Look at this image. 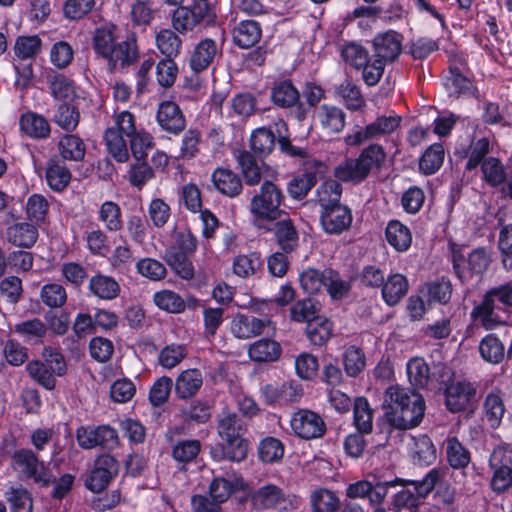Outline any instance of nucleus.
Here are the masks:
<instances>
[{
    "label": "nucleus",
    "instance_id": "1",
    "mask_svg": "<svg viewBox=\"0 0 512 512\" xmlns=\"http://www.w3.org/2000/svg\"><path fill=\"white\" fill-rule=\"evenodd\" d=\"M108 153L120 163L129 159V148L136 161L145 160L148 151L154 147L152 135L145 130H137L135 117L129 111H122L113 116V124L104 133Z\"/></svg>",
    "mask_w": 512,
    "mask_h": 512
},
{
    "label": "nucleus",
    "instance_id": "2",
    "mask_svg": "<svg viewBox=\"0 0 512 512\" xmlns=\"http://www.w3.org/2000/svg\"><path fill=\"white\" fill-rule=\"evenodd\" d=\"M285 196L280 187L271 181H264L259 191L251 198L249 211L253 223L258 228H265L264 222H272L281 218L284 211L280 208Z\"/></svg>",
    "mask_w": 512,
    "mask_h": 512
},
{
    "label": "nucleus",
    "instance_id": "3",
    "mask_svg": "<svg viewBox=\"0 0 512 512\" xmlns=\"http://www.w3.org/2000/svg\"><path fill=\"white\" fill-rule=\"evenodd\" d=\"M440 479V471L430 470L422 480H404L397 483L402 486H412L413 489L404 488L394 495L393 505L397 510L407 509L418 512L423 500L432 492Z\"/></svg>",
    "mask_w": 512,
    "mask_h": 512
},
{
    "label": "nucleus",
    "instance_id": "4",
    "mask_svg": "<svg viewBox=\"0 0 512 512\" xmlns=\"http://www.w3.org/2000/svg\"><path fill=\"white\" fill-rule=\"evenodd\" d=\"M11 464L24 478L32 480L40 487H49L53 482L51 469L31 449L16 450L12 455Z\"/></svg>",
    "mask_w": 512,
    "mask_h": 512
},
{
    "label": "nucleus",
    "instance_id": "5",
    "mask_svg": "<svg viewBox=\"0 0 512 512\" xmlns=\"http://www.w3.org/2000/svg\"><path fill=\"white\" fill-rule=\"evenodd\" d=\"M216 18V13L211 4L193 2L190 6H179L172 15L173 28L185 34L192 31L201 23L209 24Z\"/></svg>",
    "mask_w": 512,
    "mask_h": 512
},
{
    "label": "nucleus",
    "instance_id": "6",
    "mask_svg": "<svg viewBox=\"0 0 512 512\" xmlns=\"http://www.w3.org/2000/svg\"><path fill=\"white\" fill-rule=\"evenodd\" d=\"M76 440L85 450L100 447L111 451L120 444L117 430L109 425L80 426L76 430Z\"/></svg>",
    "mask_w": 512,
    "mask_h": 512
},
{
    "label": "nucleus",
    "instance_id": "7",
    "mask_svg": "<svg viewBox=\"0 0 512 512\" xmlns=\"http://www.w3.org/2000/svg\"><path fill=\"white\" fill-rule=\"evenodd\" d=\"M290 427L295 436L304 439H318L325 435L324 419L309 409H299L291 415Z\"/></svg>",
    "mask_w": 512,
    "mask_h": 512
},
{
    "label": "nucleus",
    "instance_id": "8",
    "mask_svg": "<svg viewBox=\"0 0 512 512\" xmlns=\"http://www.w3.org/2000/svg\"><path fill=\"white\" fill-rule=\"evenodd\" d=\"M119 472V462L109 454L95 459L93 469L85 480L87 489L94 493L102 492Z\"/></svg>",
    "mask_w": 512,
    "mask_h": 512
},
{
    "label": "nucleus",
    "instance_id": "9",
    "mask_svg": "<svg viewBox=\"0 0 512 512\" xmlns=\"http://www.w3.org/2000/svg\"><path fill=\"white\" fill-rule=\"evenodd\" d=\"M504 308L494 302L487 292L483 295L481 302L473 307L470 317L476 326L485 330H494L506 323Z\"/></svg>",
    "mask_w": 512,
    "mask_h": 512
},
{
    "label": "nucleus",
    "instance_id": "10",
    "mask_svg": "<svg viewBox=\"0 0 512 512\" xmlns=\"http://www.w3.org/2000/svg\"><path fill=\"white\" fill-rule=\"evenodd\" d=\"M491 256L485 248H477L471 251L467 258V269L464 267V257L461 254H453V269L461 282L468 281L472 275H482L489 267Z\"/></svg>",
    "mask_w": 512,
    "mask_h": 512
},
{
    "label": "nucleus",
    "instance_id": "11",
    "mask_svg": "<svg viewBox=\"0 0 512 512\" xmlns=\"http://www.w3.org/2000/svg\"><path fill=\"white\" fill-rule=\"evenodd\" d=\"M353 221L351 209L344 204L320 211V224L325 233L340 235L349 230Z\"/></svg>",
    "mask_w": 512,
    "mask_h": 512
},
{
    "label": "nucleus",
    "instance_id": "12",
    "mask_svg": "<svg viewBox=\"0 0 512 512\" xmlns=\"http://www.w3.org/2000/svg\"><path fill=\"white\" fill-rule=\"evenodd\" d=\"M249 499L253 508L259 511L283 508L288 496L283 488L267 483L252 491Z\"/></svg>",
    "mask_w": 512,
    "mask_h": 512
},
{
    "label": "nucleus",
    "instance_id": "13",
    "mask_svg": "<svg viewBox=\"0 0 512 512\" xmlns=\"http://www.w3.org/2000/svg\"><path fill=\"white\" fill-rule=\"evenodd\" d=\"M476 386L468 381H458L446 386L445 405L452 413L462 412L475 400Z\"/></svg>",
    "mask_w": 512,
    "mask_h": 512
},
{
    "label": "nucleus",
    "instance_id": "14",
    "mask_svg": "<svg viewBox=\"0 0 512 512\" xmlns=\"http://www.w3.org/2000/svg\"><path fill=\"white\" fill-rule=\"evenodd\" d=\"M402 40V35L393 30L377 34L372 41L373 57L386 64L393 62L401 53Z\"/></svg>",
    "mask_w": 512,
    "mask_h": 512
},
{
    "label": "nucleus",
    "instance_id": "15",
    "mask_svg": "<svg viewBox=\"0 0 512 512\" xmlns=\"http://www.w3.org/2000/svg\"><path fill=\"white\" fill-rule=\"evenodd\" d=\"M156 120L162 130L173 135H179L186 127V119L179 105L169 100L159 104Z\"/></svg>",
    "mask_w": 512,
    "mask_h": 512
},
{
    "label": "nucleus",
    "instance_id": "16",
    "mask_svg": "<svg viewBox=\"0 0 512 512\" xmlns=\"http://www.w3.org/2000/svg\"><path fill=\"white\" fill-rule=\"evenodd\" d=\"M271 324L268 317L260 319L251 314L238 313L231 322V333L238 339H250L261 335Z\"/></svg>",
    "mask_w": 512,
    "mask_h": 512
},
{
    "label": "nucleus",
    "instance_id": "17",
    "mask_svg": "<svg viewBox=\"0 0 512 512\" xmlns=\"http://www.w3.org/2000/svg\"><path fill=\"white\" fill-rule=\"evenodd\" d=\"M425 411L423 397L413 391L408 397L405 408L400 415L393 418V427L399 430H408L419 425Z\"/></svg>",
    "mask_w": 512,
    "mask_h": 512
},
{
    "label": "nucleus",
    "instance_id": "18",
    "mask_svg": "<svg viewBox=\"0 0 512 512\" xmlns=\"http://www.w3.org/2000/svg\"><path fill=\"white\" fill-rule=\"evenodd\" d=\"M315 120L327 134L343 131L346 125V113L336 105L323 104L315 111Z\"/></svg>",
    "mask_w": 512,
    "mask_h": 512
},
{
    "label": "nucleus",
    "instance_id": "19",
    "mask_svg": "<svg viewBox=\"0 0 512 512\" xmlns=\"http://www.w3.org/2000/svg\"><path fill=\"white\" fill-rule=\"evenodd\" d=\"M262 393L269 404H288L299 401L303 391L301 385L295 382L282 384H267Z\"/></svg>",
    "mask_w": 512,
    "mask_h": 512
},
{
    "label": "nucleus",
    "instance_id": "20",
    "mask_svg": "<svg viewBox=\"0 0 512 512\" xmlns=\"http://www.w3.org/2000/svg\"><path fill=\"white\" fill-rule=\"evenodd\" d=\"M2 239L16 247L31 248L38 239V229L28 222L13 223L2 232Z\"/></svg>",
    "mask_w": 512,
    "mask_h": 512
},
{
    "label": "nucleus",
    "instance_id": "21",
    "mask_svg": "<svg viewBox=\"0 0 512 512\" xmlns=\"http://www.w3.org/2000/svg\"><path fill=\"white\" fill-rule=\"evenodd\" d=\"M87 288L92 296L104 301L116 299L121 292L118 281L114 277L101 272H97L89 279Z\"/></svg>",
    "mask_w": 512,
    "mask_h": 512
},
{
    "label": "nucleus",
    "instance_id": "22",
    "mask_svg": "<svg viewBox=\"0 0 512 512\" xmlns=\"http://www.w3.org/2000/svg\"><path fill=\"white\" fill-rule=\"evenodd\" d=\"M243 479L236 472L227 473V477H214L209 485V495L220 504L226 502L233 492L241 489Z\"/></svg>",
    "mask_w": 512,
    "mask_h": 512
},
{
    "label": "nucleus",
    "instance_id": "23",
    "mask_svg": "<svg viewBox=\"0 0 512 512\" xmlns=\"http://www.w3.org/2000/svg\"><path fill=\"white\" fill-rule=\"evenodd\" d=\"M218 53L216 42L211 38H205L197 43L189 58L190 68L196 72L206 70Z\"/></svg>",
    "mask_w": 512,
    "mask_h": 512
},
{
    "label": "nucleus",
    "instance_id": "24",
    "mask_svg": "<svg viewBox=\"0 0 512 512\" xmlns=\"http://www.w3.org/2000/svg\"><path fill=\"white\" fill-rule=\"evenodd\" d=\"M212 182L218 192L230 198L238 196L243 188L240 176L229 168H216Z\"/></svg>",
    "mask_w": 512,
    "mask_h": 512
},
{
    "label": "nucleus",
    "instance_id": "25",
    "mask_svg": "<svg viewBox=\"0 0 512 512\" xmlns=\"http://www.w3.org/2000/svg\"><path fill=\"white\" fill-rule=\"evenodd\" d=\"M413 391L398 385L389 386L385 391L383 407L387 422L393 427V418L400 415Z\"/></svg>",
    "mask_w": 512,
    "mask_h": 512
},
{
    "label": "nucleus",
    "instance_id": "26",
    "mask_svg": "<svg viewBox=\"0 0 512 512\" xmlns=\"http://www.w3.org/2000/svg\"><path fill=\"white\" fill-rule=\"evenodd\" d=\"M138 49L134 40L121 41L116 44L111 55L106 59L110 70L124 69L135 63Z\"/></svg>",
    "mask_w": 512,
    "mask_h": 512
},
{
    "label": "nucleus",
    "instance_id": "27",
    "mask_svg": "<svg viewBox=\"0 0 512 512\" xmlns=\"http://www.w3.org/2000/svg\"><path fill=\"white\" fill-rule=\"evenodd\" d=\"M267 231L272 230L276 243L284 253H291L299 243L298 232L291 219L285 218L277 221L273 228H265Z\"/></svg>",
    "mask_w": 512,
    "mask_h": 512
},
{
    "label": "nucleus",
    "instance_id": "28",
    "mask_svg": "<svg viewBox=\"0 0 512 512\" xmlns=\"http://www.w3.org/2000/svg\"><path fill=\"white\" fill-rule=\"evenodd\" d=\"M262 29L255 20L240 21L233 29V42L242 49L255 46L261 39Z\"/></svg>",
    "mask_w": 512,
    "mask_h": 512
},
{
    "label": "nucleus",
    "instance_id": "29",
    "mask_svg": "<svg viewBox=\"0 0 512 512\" xmlns=\"http://www.w3.org/2000/svg\"><path fill=\"white\" fill-rule=\"evenodd\" d=\"M506 407L501 391H491L483 402V419L492 429L500 426Z\"/></svg>",
    "mask_w": 512,
    "mask_h": 512
},
{
    "label": "nucleus",
    "instance_id": "30",
    "mask_svg": "<svg viewBox=\"0 0 512 512\" xmlns=\"http://www.w3.org/2000/svg\"><path fill=\"white\" fill-rule=\"evenodd\" d=\"M305 335L311 345L323 347L333 335V323L326 316L319 315L306 325Z\"/></svg>",
    "mask_w": 512,
    "mask_h": 512
},
{
    "label": "nucleus",
    "instance_id": "31",
    "mask_svg": "<svg viewBox=\"0 0 512 512\" xmlns=\"http://www.w3.org/2000/svg\"><path fill=\"white\" fill-rule=\"evenodd\" d=\"M203 385L202 373L198 369L182 371L175 381V394L180 399L195 396Z\"/></svg>",
    "mask_w": 512,
    "mask_h": 512
},
{
    "label": "nucleus",
    "instance_id": "32",
    "mask_svg": "<svg viewBox=\"0 0 512 512\" xmlns=\"http://www.w3.org/2000/svg\"><path fill=\"white\" fill-rule=\"evenodd\" d=\"M20 130L33 139H46L49 137L51 128L45 117L35 112H26L19 119Z\"/></svg>",
    "mask_w": 512,
    "mask_h": 512
},
{
    "label": "nucleus",
    "instance_id": "33",
    "mask_svg": "<svg viewBox=\"0 0 512 512\" xmlns=\"http://www.w3.org/2000/svg\"><path fill=\"white\" fill-rule=\"evenodd\" d=\"M388 244L397 252H406L412 244V233L408 226L399 220H390L385 229Z\"/></svg>",
    "mask_w": 512,
    "mask_h": 512
},
{
    "label": "nucleus",
    "instance_id": "34",
    "mask_svg": "<svg viewBox=\"0 0 512 512\" xmlns=\"http://www.w3.org/2000/svg\"><path fill=\"white\" fill-rule=\"evenodd\" d=\"M13 331L18 334L25 343L38 345L43 343L48 333V327L41 319L33 318L15 324Z\"/></svg>",
    "mask_w": 512,
    "mask_h": 512
},
{
    "label": "nucleus",
    "instance_id": "35",
    "mask_svg": "<svg viewBox=\"0 0 512 512\" xmlns=\"http://www.w3.org/2000/svg\"><path fill=\"white\" fill-rule=\"evenodd\" d=\"M218 435L224 440L242 437L247 431V424L234 412L223 411L218 417Z\"/></svg>",
    "mask_w": 512,
    "mask_h": 512
},
{
    "label": "nucleus",
    "instance_id": "36",
    "mask_svg": "<svg viewBox=\"0 0 512 512\" xmlns=\"http://www.w3.org/2000/svg\"><path fill=\"white\" fill-rule=\"evenodd\" d=\"M71 180V172L63 160L56 157L49 159L46 167V181L54 191L64 190Z\"/></svg>",
    "mask_w": 512,
    "mask_h": 512
},
{
    "label": "nucleus",
    "instance_id": "37",
    "mask_svg": "<svg viewBox=\"0 0 512 512\" xmlns=\"http://www.w3.org/2000/svg\"><path fill=\"white\" fill-rule=\"evenodd\" d=\"M345 107L350 111H360L366 106V100L360 87L352 79L346 78L335 90Z\"/></svg>",
    "mask_w": 512,
    "mask_h": 512
},
{
    "label": "nucleus",
    "instance_id": "38",
    "mask_svg": "<svg viewBox=\"0 0 512 512\" xmlns=\"http://www.w3.org/2000/svg\"><path fill=\"white\" fill-rule=\"evenodd\" d=\"M478 350L481 358L493 365L501 363L505 358V346L494 333L487 334L480 340Z\"/></svg>",
    "mask_w": 512,
    "mask_h": 512
},
{
    "label": "nucleus",
    "instance_id": "39",
    "mask_svg": "<svg viewBox=\"0 0 512 512\" xmlns=\"http://www.w3.org/2000/svg\"><path fill=\"white\" fill-rule=\"evenodd\" d=\"M333 175L338 182L352 184H359L368 177L357 158H346L340 162L335 166Z\"/></svg>",
    "mask_w": 512,
    "mask_h": 512
},
{
    "label": "nucleus",
    "instance_id": "40",
    "mask_svg": "<svg viewBox=\"0 0 512 512\" xmlns=\"http://www.w3.org/2000/svg\"><path fill=\"white\" fill-rule=\"evenodd\" d=\"M270 98L277 107L291 108L299 102L300 94L292 82L283 80L274 84Z\"/></svg>",
    "mask_w": 512,
    "mask_h": 512
},
{
    "label": "nucleus",
    "instance_id": "41",
    "mask_svg": "<svg viewBox=\"0 0 512 512\" xmlns=\"http://www.w3.org/2000/svg\"><path fill=\"white\" fill-rule=\"evenodd\" d=\"M482 181L492 188L503 186L508 178L502 161L494 156H488L480 167Z\"/></svg>",
    "mask_w": 512,
    "mask_h": 512
},
{
    "label": "nucleus",
    "instance_id": "42",
    "mask_svg": "<svg viewBox=\"0 0 512 512\" xmlns=\"http://www.w3.org/2000/svg\"><path fill=\"white\" fill-rule=\"evenodd\" d=\"M97 219L108 232H118L124 226L122 210L120 206L113 201H105L100 205Z\"/></svg>",
    "mask_w": 512,
    "mask_h": 512
},
{
    "label": "nucleus",
    "instance_id": "43",
    "mask_svg": "<svg viewBox=\"0 0 512 512\" xmlns=\"http://www.w3.org/2000/svg\"><path fill=\"white\" fill-rule=\"evenodd\" d=\"M408 281L402 274H393L382 285V297L389 306L396 305L407 293Z\"/></svg>",
    "mask_w": 512,
    "mask_h": 512
},
{
    "label": "nucleus",
    "instance_id": "44",
    "mask_svg": "<svg viewBox=\"0 0 512 512\" xmlns=\"http://www.w3.org/2000/svg\"><path fill=\"white\" fill-rule=\"evenodd\" d=\"M248 353L255 362H272L280 357L281 346L272 339H260L250 345Z\"/></svg>",
    "mask_w": 512,
    "mask_h": 512
},
{
    "label": "nucleus",
    "instance_id": "45",
    "mask_svg": "<svg viewBox=\"0 0 512 512\" xmlns=\"http://www.w3.org/2000/svg\"><path fill=\"white\" fill-rule=\"evenodd\" d=\"M312 512H337L340 508V499L335 492L318 488L311 492L309 497Z\"/></svg>",
    "mask_w": 512,
    "mask_h": 512
},
{
    "label": "nucleus",
    "instance_id": "46",
    "mask_svg": "<svg viewBox=\"0 0 512 512\" xmlns=\"http://www.w3.org/2000/svg\"><path fill=\"white\" fill-rule=\"evenodd\" d=\"M445 150L442 144L434 143L430 145L419 159V170L424 175L436 173L443 165Z\"/></svg>",
    "mask_w": 512,
    "mask_h": 512
},
{
    "label": "nucleus",
    "instance_id": "47",
    "mask_svg": "<svg viewBox=\"0 0 512 512\" xmlns=\"http://www.w3.org/2000/svg\"><path fill=\"white\" fill-rule=\"evenodd\" d=\"M342 186L336 179L324 181L316 191V201L321 210L341 203Z\"/></svg>",
    "mask_w": 512,
    "mask_h": 512
},
{
    "label": "nucleus",
    "instance_id": "48",
    "mask_svg": "<svg viewBox=\"0 0 512 512\" xmlns=\"http://www.w3.org/2000/svg\"><path fill=\"white\" fill-rule=\"evenodd\" d=\"M58 151L63 160L81 161L85 156L86 146L80 137L66 134L59 140Z\"/></svg>",
    "mask_w": 512,
    "mask_h": 512
},
{
    "label": "nucleus",
    "instance_id": "49",
    "mask_svg": "<svg viewBox=\"0 0 512 512\" xmlns=\"http://www.w3.org/2000/svg\"><path fill=\"white\" fill-rule=\"evenodd\" d=\"M354 425L358 432L369 434L373 429V410L368 400L357 397L353 407Z\"/></svg>",
    "mask_w": 512,
    "mask_h": 512
},
{
    "label": "nucleus",
    "instance_id": "50",
    "mask_svg": "<svg viewBox=\"0 0 512 512\" xmlns=\"http://www.w3.org/2000/svg\"><path fill=\"white\" fill-rule=\"evenodd\" d=\"M156 46L164 58L175 59L181 52L182 40L170 29H162L156 34Z\"/></svg>",
    "mask_w": 512,
    "mask_h": 512
},
{
    "label": "nucleus",
    "instance_id": "51",
    "mask_svg": "<svg viewBox=\"0 0 512 512\" xmlns=\"http://www.w3.org/2000/svg\"><path fill=\"white\" fill-rule=\"evenodd\" d=\"M319 312V303L311 298H306L298 300L291 306L290 318L295 322L306 323L307 325L309 321H314L320 315Z\"/></svg>",
    "mask_w": 512,
    "mask_h": 512
},
{
    "label": "nucleus",
    "instance_id": "52",
    "mask_svg": "<svg viewBox=\"0 0 512 512\" xmlns=\"http://www.w3.org/2000/svg\"><path fill=\"white\" fill-rule=\"evenodd\" d=\"M275 135L271 129L260 127L255 129L250 138V148L260 157L269 155L275 146Z\"/></svg>",
    "mask_w": 512,
    "mask_h": 512
},
{
    "label": "nucleus",
    "instance_id": "53",
    "mask_svg": "<svg viewBox=\"0 0 512 512\" xmlns=\"http://www.w3.org/2000/svg\"><path fill=\"white\" fill-rule=\"evenodd\" d=\"M342 362L347 376L357 377L366 366V356L361 348L351 345L345 349Z\"/></svg>",
    "mask_w": 512,
    "mask_h": 512
},
{
    "label": "nucleus",
    "instance_id": "54",
    "mask_svg": "<svg viewBox=\"0 0 512 512\" xmlns=\"http://www.w3.org/2000/svg\"><path fill=\"white\" fill-rule=\"evenodd\" d=\"M316 183V172L307 171L292 178L287 184V191L291 198L302 200L308 195Z\"/></svg>",
    "mask_w": 512,
    "mask_h": 512
},
{
    "label": "nucleus",
    "instance_id": "55",
    "mask_svg": "<svg viewBox=\"0 0 512 512\" xmlns=\"http://www.w3.org/2000/svg\"><path fill=\"white\" fill-rule=\"evenodd\" d=\"M490 151V141L488 138L483 137L476 141H472L467 151V161L465 163V171H473L481 167L484 161L488 158L487 155Z\"/></svg>",
    "mask_w": 512,
    "mask_h": 512
},
{
    "label": "nucleus",
    "instance_id": "56",
    "mask_svg": "<svg viewBox=\"0 0 512 512\" xmlns=\"http://www.w3.org/2000/svg\"><path fill=\"white\" fill-rule=\"evenodd\" d=\"M189 255L176 253L175 248L167 251L166 261L171 269L184 280H191L195 275L193 263L189 260Z\"/></svg>",
    "mask_w": 512,
    "mask_h": 512
},
{
    "label": "nucleus",
    "instance_id": "57",
    "mask_svg": "<svg viewBox=\"0 0 512 512\" xmlns=\"http://www.w3.org/2000/svg\"><path fill=\"white\" fill-rule=\"evenodd\" d=\"M26 370L31 378L45 389L52 390L55 388L56 375L51 370V367H48V364L39 360H34L27 364Z\"/></svg>",
    "mask_w": 512,
    "mask_h": 512
},
{
    "label": "nucleus",
    "instance_id": "58",
    "mask_svg": "<svg viewBox=\"0 0 512 512\" xmlns=\"http://www.w3.org/2000/svg\"><path fill=\"white\" fill-rule=\"evenodd\" d=\"M7 502L10 504L11 512H32L33 500L30 492L22 487H10L5 492Z\"/></svg>",
    "mask_w": 512,
    "mask_h": 512
},
{
    "label": "nucleus",
    "instance_id": "59",
    "mask_svg": "<svg viewBox=\"0 0 512 512\" xmlns=\"http://www.w3.org/2000/svg\"><path fill=\"white\" fill-rule=\"evenodd\" d=\"M408 379L415 388H424L430 380L429 367L423 358L415 357L406 365Z\"/></svg>",
    "mask_w": 512,
    "mask_h": 512
},
{
    "label": "nucleus",
    "instance_id": "60",
    "mask_svg": "<svg viewBox=\"0 0 512 512\" xmlns=\"http://www.w3.org/2000/svg\"><path fill=\"white\" fill-rule=\"evenodd\" d=\"M155 305L169 313H181L185 310L186 304L183 298L172 290H161L154 294Z\"/></svg>",
    "mask_w": 512,
    "mask_h": 512
},
{
    "label": "nucleus",
    "instance_id": "61",
    "mask_svg": "<svg viewBox=\"0 0 512 512\" xmlns=\"http://www.w3.org/2000/svg\"><path fill=\"white\" fill-rule=\"evenodd\" d=\"M357 159L360 166H362L367 175H369L373 168L378 169L383 165L386 159V153L381 145L371 144L361 151Z\"/></svg>",
    "mask_w": 512,
    "mask_h": 512
},
{
    "label": "nucleus",
    "instance_id": "62",
    "mask_svg": "<svg viewBox=\"0 0 512 512\" xmlns=\"http://www.w3.org/2000/svg\"><path fill=\"white\" fill-rule=\"evenodd\" d=\"M80 120V113L74 105L63 103L57 107L54 114V122L67 132L74 131Z\"/></svg>",
    "mask_w": 512,
    "mask_h": 512
},
{
    "label": "nucleus",
    "instance_id": "63",
    "mask_svg": "<svg viewBox=\"0 0 512 512\" xmlns=\"http://www.w3.org/2000/svg\"><path fill=\"white\" fill-rule=\"evenodd\" d=\"M446 455L448 463L455 469L465 468L470 462V452L456 437L447 439Z\"/></svg>",
    "mask_w": 512,
    "mask_h": 512
},
{
    "label": "nucleus",
    "instance_id": "64",
    "mask_svg": "<svg viewBox=\"0 0 512 512\" xmlns=\"http://www.w3.org/2000/svg\"><path fill=\"white\" fill-rule=\"evenodd\" d=\"M201 451V443L197 439L178 441L172 448V457L175 461L187 464L196 459Z\"/></svg>",
    "mask_w": 512,
    "mask_h": 512
}]
</instances>
